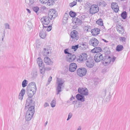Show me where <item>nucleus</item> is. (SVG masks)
I'll list each match as a JSON object with an SVG mask.
<instances>
[{
    "instance_id": "nucleus-13",
    "label": "nucleus",
    "mask_w": 130,
    "mask_h": 130,
    "mask_svg": "<svg viewBox=\"0 0 130 130\" xmlns=\"http://www.w3.org/2000/svg\"><path fill=\"white\" fill-rule=\"evenodd\" d=\"M27 89L36 91L37 90V87L35 83L34 82L30 83L28 85Z\"/></svg>"
},
{
    "instance_id": "nucleus-47",
    "label": "nucleus",
    "mask_w": 130,
    "mask_h": 130,
    "mask_svg": "<svg viewBox=\"0 0 130 130\" xmlns=\"http://www.w3.org/2000/svg\"><path fill=\"white\" fill-rule=\"evenodd\" d=\"M5 28L6 29H10L9 25L8 23H5Z\"/></svg>"
},
{
    "instance_id": "nucleus-46",
    "label": "nucleus",
    "mask_w": 130,
    "mask_h": 130,
    "mask_svg": "<svg viewBox=\"0 0 130 130\" xmlns=\"http://www.w3.org/2000/svg\"><path fill=\"white\" fill-rule=\"evenodd\" d=\"M84 29L85 32H88V26H85L84 27Z\"/></svg>"
},
{
    "instance_id": "nucleus-33",
    "label": "nucleus",
    "mask_w": 130,
    "mask_h": 130,
    "mask_svg": "<svg viewBox=\"0 0 130 130\" xmlns=\"http://www.w3.org/2000/svg\"><path fill=\"white\" fill-rule=\"evenodd\" d=\"M120 41L121 42L124 44H125L126 43V37H120L119 38Z\"/></svg>"
},
{
    "instance_id": "nucleus-31",
    "label": "nucleus",
    "mask_w": 130,
    "mask_h": 130,
    "mask_svg": "<svg viewBox=\"0 0 130 130\" xmlns=\"http://www.w3.org/2000/svg\"><path fill=\"white\" fill-rule=\"evenodd\" d=\"M103 51L106 54H108L110 53V52L108 47H105L103 50Z\"/></svg>"
},
{
    "instance_id": "nucleus-3",
    "label": "nucleus",
    "mask_w": 130,
    "mask_h": 130,
    "mask_svg": "<svg viewBox=\"0 0 130 130\" xmlns=\"http://www.w3.org/2000/svg\"><path fill=\"white\" fill-rule=\"evenodd\" d=\"M70 36V41L74 42L76 41L78 38V32L76 30L72 31L71 33Z\"/></svg>"
},
{
    "instance_id": "nucleus-63",
    "label": "nucleus",
    "mask_w": 130,
    "mask_h": 130,
    "mask_svg": "<svg viewBox=\"0 0 130 130\" xmlns=\"http://www.w3.org/2000/svg\"><path fill=\"white\" fill-rule=\"evenodd\" d=\"M77 101H73V102H72V104H75V103H77Z\"/></svg>"
},
{
    "instance_id": "nucleus-64",
    "label": "nucleus",
    "mask_w": 130,
    "mask_h": 130,
    "mask_svg": "<svg viewBox=\"0 0 130 130\" xmlns=\"http://www.w3.org/2000/svg\"><path fill=\"white\" fill-rule=\"evenodd\" d=\"M102 40H103L105 42L107 43V42H108V41H107L105 39H102Z\"/></svg>"
},
{
    "instance_id": "nucleus-5",
    "label": "nucleus",
    "mask_w": 130,
    "mask_h": 130,
    "mask_svg": "<svg viewBox=\"0 0 130 130\" xmlns=\"http://www.w3.org/2000/svg\"><path fill=\"white\" fill-rule=\"evenodd\" d=\"M57 15V12L55 10L51 9L50 10L48 14V16L51 20L52 18H54Z\"/></svg>"
},
{
    "instance_id": "nucleus-38",
    "label": "nucleus",
    "mask_w": 130,
    "mask_h": 130,
    "mask_svg": "<svg viewBox=\"0 0 130 130\" xmlns=\"http://www.w3.org/2000/svg\"><path fill=\"white\" fill-rule=\"evenodd\" d=\"M69 14L70 16L72 17H75L76 15V13L72 11H71L70 12H69Z\"/></svg>"
},
{
    "instance_id": "nucleus-7",
    "label": "nucleus",
    "mask_w": 130,
    "mask_h": 130,
    "mask_svg": "<svg viewBox=\"0 0 130 130\" xmlns=\"http://www.w3.org/2000/svg\"><path fill=\"white\" fill-rule=\"evenodd\" d=\"M49 19H50L47 16L43 17L41 18V21L42 23L43 27H44L45 28H47V26H45L44 25H47L50 22Z\"/></svg>"
},
{
    "instance_id": "nucleus-55",
    "label": "nucleus",
    "mask_w": 130,
    "mask_h": 130,
    "mask_svg": "<svg viewBox=\"0 0 130 130\" xmlns=\"http://www.w3.org/2000/svg\"><path fill=\"white\" fill-rule=\"evenodd\" d=\"M29 3L31 4H32L34 2V0H29Z\"/></svg>"
},
{
    "instance_id": "nucleus-45",
    "label": "nucleus",
    "mask_w": 130,
    "mask_h": 130,
    "mask_svg": "<svg viewBox=\"0 0 130 130\" xmlns=\"http://www.w3.org/2000/svg\"><path fill=\"white\" fill-rule=\"evenodd\" d=\"M81 107V104H80L79 103H75L74 104V107H76V108H78L79 107Z\"/></svg>"
},
{
    "instance_id": "nucleus-61",
    "label": "nucleus",
    "mask_w": 130,
    "mask_h": 130,
    "mask_svg": "<svg viewBox=\"0 0 130 130\" xmlns=\"http://www.w3.org/2000/svg\"><path fill=\"white\" fill-rule=\"evenodd\" d=\"M26 10H27V11H28V12L29 13H31V11H30V10L29 9H27Z\"/></svg>"
},
{
    "instance_id": "nucleus-25",
    "label": "nucleus",
    "mask_w": 130,
    "mask_h": 130,
    "mask_svg": "<svg viewBox=\"0 0 130 130\" xmlns=\"http://www.w3.org/2000/svg\"><path fill=\"white\" fill-rule=\"evenodd\" d=\"M91 33L93 35H97L99 33V29L95 28L91 30Z\"/></svg>"
},
{
    "instance_id": "nucleus-22",
    "label": "nucleus",
    "mask_w": 130,
    "mask_h": 130,
    "mask_svg": "<svg viewBox=\"0 0 130 130\" xmlns=\"http://www.w3.org/2000/svg\"><path fill=\"white\" fill-rule=\"evenodd\" d=\"M40 37L42 38H44L46 37V34L45 30L44 28L40 31L39 33Z\"/></svg>"
},
{
    "instance_id": "nucleus-37",
    "label": "nucleus",
    "mask_w": 130,
    "mask_h": 130,
    "mask_svg": "<svg viewBox=\"0 0 130 130\" xmlns=\"http://www.w3.org/2000/svg\"><path fill=\"white\" fill-rule=\"evenodd\" d=\"M47 2L46 3L47 4V5L48 6L52 5L54 3V1L53 0H48Z\"/></svg>"
},
{
    "instance_id": "nucleus-39",
    "label": "nucleus",
    "mask_w": 130,
    "mask_h": 130,
    "mask_svg": "<svg viewBox=\"0 0 130 130\" xmlns=\"http://www.w3.org/2000/svg\"><path fill=\"white\" fill-rule=\"evenodd\" d=\"M27 80L26 79H24L22 82V86L23 87H25L27 85Z\"/></svg>"
},
{
    "instance_id": "nucleus-42",
    "label": "nucleus",
    "mask_w": 130,
    "mask_h": 130,
    "mask_svg": "<svg viewBox=\"0 0 130 130\" xmlns=\"http://www.w3.org/2000/svg\"><path fill=\"white\" fill-rule=\"evenodd\" d=\"M68 18H67L63 17V18L62 22L64 24H66L67 22V20Z\"/></svg>"
},
{
    "instance_id": "nucleus-40",
    "label": "nucleus",
    "mask_w": 130,
    "mask_h": 130,
    "mask_svg": "<svg viewBox=\"0 0 130 130\" xmlns=\"http://www.w3.org/2000/svg\"><path fill=\"white\" fill-rule=\"evenodd\" d=\"M111 97V95L110 94V93H109V94L108 96L105 99L106 101L108 102L109 101Z\"/></svg>"
},
{
    "instance_id": "nucleus-17",
    "label": "nucleus",
    "mask_w": 130,
    "mask_h": 130,
    "mask_svg": "<svg viewBox=\"0 0 130 130\" xmlns=\"http://www.w3.org/2000/svg\"><path fill=\"white\" fill-rule=\"evenodd\" d=\"M26 92L27 95L28 96V98L27 99L30 98L32 100L31 98L32 97L34 94L35 93L36 91H34L27 89Z\"/></svg>"
},
{
    "instance_id": "nucleus-49",
    "label": "nucleus",
    "mask_w": 130,
    "mask_h": 130,
    "mask_svg": "<svg viewBox=\"0 0 130 130\" xmlns=\"http://www.w3.org/2000/svg\"><path fill=\"white\" fill-rule=\"evenodd\" d=\"M47 26V31H51L52 29V26Z\"/></svg>"
},
{
    "instance_id": "nucleus-56",
    "label": "nucleus",
    "mask_w": 130,
    "mask_h": 130,
    "mask_svg": "<svg viewBox=\"0 0 130 130\" xmlns=\"http://www.w3.org/2000/svg\"><path fill=\"white\" fill-rule=\"evenodd\" d=\"M45 70H46L48 71L51 69V68L50 67H46L45 68Z\"/></svg>"
},
{
    "instance_id": "nucleus-30",
    "label": "nucleus",
    "mask_w": 130,
    "mask_h": 130,
    "mask_svg": "<svg viewBox=\"0 0 130 130\" xmlns=\"http://www.w3.org/2000/svg\"><path fill=\"white\" fill-rule=\"evenodd\" d=\"M40 72L42 74H44L45 71V70L44 65L42 66L39 67Z\"/></svg>"
},
{
    "instance_id": "nucleus-23",
    "label": "nucleus",
    "mask_w": 130,
    "mask_h": 130,
    "mask_svg": "<svg viewBox=\"0 0 130 130\" xmlns=\"http://www.w3.org/2000/svg\"><path fill=\"white\" fill-rule=\"evenodd\" d=\"M102 51L101 48L100 47H95L91 50V52L93 53H99L101 52Z\"/></svg>"
},
{
    "instance_id": "nucleus-27",
    "label": "nucleus",
    "mask_w": 130,
    "mask_h": 130,
    "mask_svg": "<svg viewBox=\"0 0 130 130\" xmlns=\"http://www.w3.org/2000/svg\"><path fill=\"white\" fill-rule=\"evenodd\" d=\"M50 50L46 48H44L43 51L42 52V54L43 55L46 56L49 54Z\"/></svg>"
},
{
    "instance_id": "nucleus-32",
    "label": "nucleus",
    "mask_w": 130,
    "mask_h": 130,
    "mask_svg": "<svg viewBox=\"0 0 130 130\" xmlns=\"http://www.w3.org/2000/svg\"><path fill=\"white\" fill-rule=\"evenodd\" d=\"M123 47L122 45H118L116 47V50L117 52H120L123 50Z\"/></svg>"
},
{
    "instance_id": "nucleus-16",
    "label": "nucleus",
    "mask_w": 130,
    "mask_h": 130,
    "mask_svg": "<svg viewBox=\"0 0 130 130\" xmlns=\"http://www.w3.org/2000/svg\"><path fill=\"white\" fill-rule=\"evenodd\" d=\"M111 61V58L109 56H106L104 60L103 64L104 66H107L110 63Z\"/></svg>"
},
{
    "instance_id": "nucleus-8",
    "label": "nucleus",
    "mask_w": 130,
    "mask_h": 130,
    "mask_svg": "<svg viewBox=\"0 0 130 130\" xmlns=\"http://www.w3.org/2000/svg\"><path fill=\"white\" fill-rule=\"evenodd\" d=\"M87 71L84 68H79L77 70V74L78 75L82 77L85 75Z\"/></svg>"
},
{
    "instance_id": "nucleus-18",
    "label": "nucleus",
    "mask_w": 130,
    "mask_h": 130,
    "mask_svg": "<svg viewBox=\"0 0 130 130\" xmlns=\"http://www.w3.org/2000/svg\"><path fill=\"white\" fill-rule=\"evenodd\" d=\"M111 7L112 9L116 12H118L119 7L118 6L117 4L116 3H112L111 4Z\"/></svg>"
},
{
    "instance_id": "nucleus-52",
    "label": "nucleus",
    "mask_w": 130,
    "mask_h": 130,
    "mask_svg": "<svg viewBox=\"0 0 130 130\" xmlns=\"http://www.w3.org/2000/svg\"><path fill=\"white\" fill-rule=\"evenodd\" d=\"M65 17V18H68V17H69V15L68 13H66L64 15V16L63 17Z\"/></svg>"
},
{
    "instance_id": "nucleus-58",
    "label": "nucleus",
    "mask_w": 130,
    "mask_h": 130,
    "mask_svg": "<svg viewBox=\"0 0 130 130\" xmlns=\"http://www.w3.org/2000/svg\"><path fill=\"white\" fill-rule=\"evenodd\" d=\"M5 31L4 32V33L3 34V35H2V41H3V39L5 37Z\"/></svg>"
},
{
    "instance_id": "nucleus-62",
    "label": "nucleus",
    "mask_w": 130,
    "mask_h": 130,
    "mask_svg": "<svg viewBox=\"0 0 130 130\" xmlns=\"http://www.w3.org/2000/svg\"><path fill=\"white\" fill-rule=\"evenodd\" d=\"M81 128L80 126H79L78 128L77 129V130H81Z\"/></svg>"
},
{
    "instance_id": "nucleus-35",
    "label": "nucleus",
    "mask_w": 130,
    "mask_h": 130,
    "mask_svg": "<svg viewBox=\"0 0 130 130\" xmlns=\"http://www.w3.org/2000/svg\"><path fill=\"white\" fill-rule=\"evenodd\" d=\"M56 100L55 98H54V100H52L51 102V105L52 107H54L55 106L56 103Z\"/></svg>"
},
{
    "instance_id": "nucleus-10",
    "label": "nucleus",
    "mask_w": 130,
    "mask_h": 130,
    "mask_svg": "<svg viewBox=\"0 0 130 130\" xmlns=\"http://www.w3.org/2000/svg\"><path fill=\"white\" fill-rule=\"evenodd\" d=\"M86 62V66L89 68H92L94 64V60L91 57L87 59Z\"/></svg>"
},
{
    "instance_id": "nucleus-44",
    "label": "nucleus",
    "mask_w": 130,
    "mask_h": 130,
    "mask_svg": "<svg viewBox=\"0 0 130 130\" xmlns=\"http://www.w3.org/2000/svg\"><path fill=\"white\" fill-rule=\"evenodd\" d=\"M39 9V8L37 6L34 7L33 8V10L34 11L37 13Z\"/></svg>"
},
{
    "instance_id": "nucleus-54",
    "label": "nucleus",
    "mask_w": 130,
    "mask_h": 130,
    "mask_svg": "<svg viewBox=\"0 0 130 130\" xmlns=\"http://www.w3.org/2000/svg\"><path fill=\"white\" fill-rule=\"evenodd\" d=\"M116 58V57H113V58H112V59H111V61L112 62H113L114 61Z\"/></svg>"
},
{
    "instance_id": "nucleus-50",
    "label": "nucleus",
    "mask_w": 130,
    "mask_h": 130,
    "mask_svg": "<svg viewBox=\"0 0 130 130\" xmlns=\"http://www.w3.org/2000/svg\"><path fill=\"white\" fill-rule=\"evenodd\" d=\"M52 80V77L50 76L48 79V83L47 84V85H48L50 83L51 81Z\"/></svg>"
},
{
    "instance_id": "nucleus-6",
    "label": "nucleus",
    "mask_w": 130,
    "mask_h": 130,
    "mask_svg": "<svg viewBox=\"0 0 130 130\" xmlns=\"http://www.w3.org/2000/svg\"><path fill=\"white\" fill-rule=\"evenodd\" d=\"M87 55L86 54L83 53L81 54L77 58V61L79 62H83L86 61L87 59Z\"/></svg>"
},
{
    "instance_id": "nucleus-26",
    "label": "nucleus",
    "mask_w": 130,
    "mask_h": 130,
    "mask_svg": "<svg viewBox=\"0 0 130 130\" xmlns=\"http://www.w3.org/2000/svg\"><path fill=\"white\" fill-rule=\"evenodd\" d=\"M33 115L29 113L26 112L25 117L26 120L27 121L30 120L32 118Z\"/></svg>"
},
{
    "instance_id": "nucleus-14",
    "label": "nucleus",
    "mask_w": 130,
    "mask_h": 130,
    "mask_svg": "<svg viewBox=\"0 0 130 130\" xmlns=\"http://www.w3.org/2000/svg\"><path fill=\"white\" fill-rule=\"evenodd\" d=\"M68 57L66 58V61L71 62L73 61L76 59V57L75 55L72 54H69L68 55Z\"/></svg>"
},
{
    "instance_id": "nucleus-11",
    "label": "nucleus",
    "mask_w": 130,
    "mask_h": 130,
    "mask_svg": "<svg viewBox=\"0 0 130 130\" xmlns=\"http://www.w3.org/2000/svg\"><path fill=\"white\" fill-rule=\"evenodd\" d=\"M90 44L94 47L97 46L99 43V41L95 38H92L89 41Z\"/></svg>"
},
{
    "instance_id": "nucleus-21",
    "label": "nucleus",
    "mask_w": 130,
    "mask_h": 130,
    "mask_svg": "<svg viewBox=\"0 0 130 130\" xmlns=\"http://www.w3.org/2000/svg\"><path fill=\"white\" fill-rule=\"evenodd\" d=\"M25 92V90L23 89H22L21 90L19 96L18 98L19 99L22 100L23 99Z\"/></svg>"
},
{
    "instance_id": "nucleus-53",
    "label": "nucleus",
    "mask_w": 130,
    "mask_h": 130,
    "mask_svg": "<svg viewBox=\"0 0 130 130\" xmlns=\"http://www.w3.org/2000/svg\"><path fill=\"white\" fill-rule=\"evenodd\" d=\"M49 106V104L47 103H45L44 104V106L45 107H46Z\"/></svg>"
},
{
    "instance_id": "nucleus-24",
    "label": "nucleus",
    "mask_w": 130,
    "mask_h": 130,
    "mask_svg": "<svg viewBox=\"0 0 130 130\" xmlns=\"http://www.w3.org/2000/svg\"><path fill=\"white\" fill-rule=\"evenodd\" d=\"M44 61L48 65L52 64L53 63L50 59L47 57H45L44 58Z\"/></svg>"
},
{
    "instance_id": "nucleus-48",
    "label": "nucleus",
    "mask_w": 130,
    "mask_h": 130,
    "mask_svg": "<svg viewBox=\"0 0 130 130\" xmlns=\"http://www.w3.org/2000/svg\"><path fill=\"white\" fill-rule=\"evenodd\" d=\"M72 113H69L68 115V117L67 119V120H69L72 117Z\"/></svg>"
},
{
    "instance_id": "nucleus-4",
    "label": "nucleus",
    "mask_w": 130,
    "mask_h": 130,
    "mask_svg": "<svg viewBox=\"0 0 130 130\" xmlns=\"http://www.w3.org/2000/svg\"><path fill=\"white\" fill-rule=\"evenodd\" d=\"M99 9L98 5H93L90 7L89 10L91 14H94L99 11Z\"/></svg>"
},
{
    "instance_id": "nucleus-43",
    "label": "nucleus",
    "mask_w": 130,
    "mask_h": 130,
    "mask_svg": "<svg viewBox=\"0 0 130 130\" xmlns=\"http://www.w3.org/2000/svg\"><path fill=\"white\" fill-rule=\"evenodd\" d=\"M78 47V45H76L75 46H72V48L74 49V51H76V50L77 49Z\"/></svg>"
},
{
    "instance_id": "nucleus-60",
    "label": "nucleus",
    "mask_w": 130,
    "mask_h": 130,
    "mask_svg": "<svg viewBox=\"0 0 130 130\" xmlns=\"http://www.w3.org/2000/svg\"><path fill=\"white\" fill-rule=\"evenodd\" d=\"M74 99V98L73 96H72L70 98V101H72L73 99Z\"/></svg>"
},
{
    "instance_id": "nucleus-59",
    "label": "nucleus",
    "mask_w": 130,
    "mask_h": 130,
    "mask_svg": "<svg viewBox=\"0 0 130 130\" xmlns=\"http://www.w3.org/2000/svg\"><path fill=\"white\" fill-rule=\"evenodd\" d=\"M46 8L45 6H42L41 7V9L43 10L46 9Z\"/></svg>"
},
{
    "instance_id": "nucleus-19",
    "label": "nucleus",
    "mask_w": 130,
    "mask_h": 130,
    "mask_svg": "<svg viewBox=\"0 0 130 130\" xmlns=\"http://www.w3.org/2000/svg\"><path fill=\"white\" fill-rule=\"evenodd\" d=\"M73 22L76 25H78L82 24L83 23L82 21L80 19L77 18H73Z\"/></svg>"
},
{
    "instance_id": "nucleus-41",
    "label": "nucleus",
    "mask_w": 130,
    "mask_h": 130,
    "mask_svg": "<svg viewBox=\"0 0 130 130\" xmlns=\"http://www.w3.org/2000/svg\"><path fill=\"white\" fill-rule=\"evenodd\" d=\"M76 4V2L74 1L73 2L70 3L69 4V5L70 7H72L75 5Z\"/></svg>"
},
{
    "instance_id": "nucleus-2",
    "label": "nucleus",
    "mask_w": 130,
    "mask_h": 130,
    "mask_svg": "<svg viewBox=\"0 0 130 130\" xmlns=\"http://www.w3.org/2000/svg\"><path fill=\"white\" fill-rule=\"evenodd\" d=\"M57 86L56 88V94L58 95L62 91V88L64 81L61 78L57 79Z\"/></svg>"
},
{
    "instance_id": "nucleus-57",
    "label": "nucleus",
    "mask_w": 130,
    "mask_h": 130,
    "mask_svg": "<svg viewBox=\"0 0 130 130\" xmlns=\"http://www.w3.org/2000/svg\"><path fill=\"white\" fill-rule=\"evenodd\" d=\"M117 30L118 31L120 34H122V31L121 30H120L119 29H117Z\"/></svg>"
},
{
    "instance_id": "nucleus-36",
    "label": "nucleus",
    "mask_w": 130,
    "mask_h": 130,
    "mask_svg": "<svg viewBox=\"0 0 130 130\" xmlns=\"http://www.w3.org/2000/svg\"><path fill=\"white\" fill-rule=\"evenodd\" d=\"M96 23L98 25L103 26V22L102 20L101 19H100L96 22Z\"/></svg>"
},
{
    "instance_id": "nucleus-1",
    "label": "nucleus",
    "mask_w": 130,
    "mask_h": 130,
    "mask_svg": "<svg viewBox=\"0 0 130 130\" xmlns=\"http://www.w3.org/2000/svg\"><path fill=\"white\" fill-rule=\"evenodd\" d=\"M34 102L30 98L27 99L26 100V103L25 104V109H28L27 113H29L30 114L33 115L35 112Z\"/></svg>"
},
{
    "instance_id": "nucleus-34",
    "label": "nucleus",
    "mask_w": 130,
    "mask_h": 130,
    "mask_svg": "<svg viewBox=\"0 0 130 130\" xmlns=\"http://www.w3.org/2000/svg\"><path fill=\"white\" fill-rule=\"evenodd\" d=\"M121 17L123 19H125L127 17V13L125 11H124L121 14Z\"/></svg>"
},
{
    "instance_id": "nucleus-20",
    "label": "nucleus",
    "mask_w": 130,
    "mask_h": 130,
    "mask_svg": "<svg viewBox=\"0 0 130 130\" xmlns=\"http://www.w3.org/2000/svg\"><path fill=\"white\" fill-rule=\"evenodd\" d=\"M76 98L77 100L82 102H84L85 100L84 96L80 94H77L76 96Z\"/></svg>"
},
{
    "instance_id": "nucleus-15",
    "label": "nucleus",
    "mask_w": 130,
    "mask_h": 130,
    "mask_svg": "<svg viewBox=\"0 0 130 130\" xmlns=\"http://www.w3.org/2000/svg\"><path fill=\"white\" fill-rule=\"evenodd\" d=\"M77 67L76 63H71L69 65V70L70 72H74L75 71Z\"/></svg>"
},
{
    "instance_id": "nucleus-28",
    "label": "nucleus",
    "mask_w": 130,
    "mask_h": 130,
    "mask_svg": "<svg viewBox=\"0 0 130 130\" xmlns=\"http://www.w3.org/2000/svg\"><path fill=\"white\" fill-rule=\"evenodd\" d=\"M37 63L39 65V67L44 65L43 61L39 57L37 58Z\"/></svg>"
},
{
    "instance_id": "nucleus-29",
    "label": "nucleus",
    "mask_w": 130,
    "mask_h": 130,
    "mask_svg": "<svg viewBox=\"0 0 130 130\" xmlns=\"http://www.w3.org/2000/svg\"><path fill=\"white\" fill-rule=\"evenodd\" d=\"M31 78L33 79H35L37 76V72L36 71L32 72L31 74Z\"/></svg>"
},
{
    "instance_id": "nucleus-9",
    "label": "nucleus",
    "mask_w": 130,
    "mask_h": 130,
    "mask_svg": "<svg viewBox=\"0 0 130 130\" xmlns=\"http://www.w3.org/2000/svg\"><path fill=\"white\" fill-rule=\"evenodd\" d=\"M104 59L102 54L100 53H97L94 56V59L96 62H99Z\"/></svg>"
},
{
    "instance_id": "nucleus-12",
    "label": "nucleus",
    "mask_w": 130,
    "mask_h": 130,
    "mask_svg": "<svg viewBox=\"0 0 130 130\" xmlns=\"http://www.w3.org/2000/svg\"><path fill=\"white\" fill-rule=\"evenodd\" d=\"M78 92L80 94L85 95L88 94V92L87 88H79L78 89Z\"/></svg>"
},
{
    "instance_id": "nucleus-51",
    "label": "nucleus",
    "mask_w": 130,
    "mask_h": 130,
    "mask_svg": "<svg viewBox=\"0 0 130 130\" xmlns=\"http://www.w3.org/2000/svg\"><path fill=\"white\" fill-rule=\"evenodd\" d=\"M68 51V49H66L64 50V52L65 54H71V53H69Z\"/></svg>"
}]
</instances>
